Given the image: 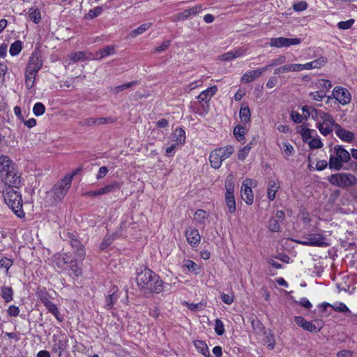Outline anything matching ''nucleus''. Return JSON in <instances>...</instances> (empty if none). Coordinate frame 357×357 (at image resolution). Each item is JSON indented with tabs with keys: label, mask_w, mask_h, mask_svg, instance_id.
<instances>
[{
	"label": "nucleus",
	"mask_w": 357,
	"mask_h": 357,
	"mask_svg": "<svg viewBox=\"0 0 357 357\" xmlns=\"http://www.w3.org/2000/svg\"><path fill=\"white\" fill-rule=\"evenodd\" d=\"M250 110L248 106L242 107L239 112L240 119L243 123H248L250 121Z\"/></svg>",
	"instance_id": "37"
},
{
	"label": "nucleus",
	"mask_w": 357,
	"mask_h": 357,
	"mask_svg": "<svg viewBox=\"0 0 357 357\" xmlns=\"http://www.w3.org/2000/svg\"><path fill=\"white\" fill-rule=\"evenodd\" d=\"M136 282L140 291L146 296L163 291V282L160 276L146 267L137 270Z\"/></svg>",
	"instance_id": "1"
},
{
	"label": "nucleus",
	"mask_w": 357,
	"mask_h": 357,
	"mask_svg": "<svg viewBox=\"0 0 357 357\" xmlns=\"http://www.w3.org/2000/svg\"><path fill=\"white\" fill-rule=\"evenodd\" d=\"M20 309L17 306L10 305L7 310V313L10 317H17L20 314Z\"/></svg>",
	"instance_id": "63"
},
{
	"label": "nucleus",
	"mask_w": 357,
	"mask_h": 357,
	"mask_svg": "<svg viewBox=\"0 0 357 357\" xmlns=\"http://www.w3.org/2000/svg\"><path fill=\"white\" fill-rule=\"evenodd\" d=\"M42 66V60L37 55L32 54L29 59L26 72L37 74Z\"/></svg>",
	"instance_id": "17"
},
{
	"label": "nucleus",
	"mask_w": 357,
	"mask_h": 357,
	"mask_svg": "<svg viewBox=\"0 0 357 357\" xmlns=\"http://www.w3.org/2000/svg\"><path fill=\"white\" fill-rule=\"evenodd\" d=\"M325 240V237L320 232L314 231L305 234L296 242L303 245L321 247L326 245Z\"/></svg>",
	"instance_id": "8"
},
{
	"label": "nucleus",
	"mask_w": 357,
	"mask_h": 357,
	"mask_svg": "<svg viewBox=\"0 0 357 357\" xmlns=\"http://www.w3.org/2000/svg\"><path fill=\"white\" fill-rule=\"evenodd\" d=\"M54 264L59 268H64L68 264L73 263V259L67 254H56L54 256Z\"/></svg>",
	"instance_id": "21"
},
{
	"label": "nucleus",
	"mask_w": 357,
	"mask_h": 357,
	"mask_svg": "<svg viewBox=\"0 0 357 357\" xmlns=\"http://www.w3.org/2000/svg\"><path fill=\"white\" fill-rule=\"evenodd\" d=\"M246 49L244 47H239L231 51H229L218 57V60L224 61H229L236 58H239L245 55Z\"/></svg>",
	"instance_id": "15"
},
{
	"label": "nucleus",
	"mask_w": 357,
	"mask_h": 357,
	"mask_svg": "<svg viewBox=\"0 0 357 357\" xmlns=\"http://www.w3.org/2000/svg\"><path fill=\"white\" fill-rule=\"evenodd\" d=\"M195 346L197 349L204 356L209 357L210 352L207 344L202 340H197L195 342Z\"/></svg>",
	"instance_id": "32"
},
{
	"label": "nucleus",
	"mask_w": 357,
	"mask_h": 357,
	"mask_svg": "<svg viewBox=\"0 0 357 357\" xmlns=\"http://www.w3.org/2000/svg\"><path fill=\"white\" fill-rule=\"evenodd\" d=\"M115 188H119V185L117 182L112 183L96 190L86 192L83 194V195L87 197H98L109 193L112 192Z\"/></svg>",
	"instance_id": "13"
},
{
	"label": "nucleus",
	"mask_w": 357,
	"mask_h": 357,
	"mask_svg": "<svg viewBox=\"0 0 357 357\" xmlns=\"http://www.w3.org/2000/svg\"><path fill=\"white\" fill-rule=\"evenodd\" d=\"M290 116L291 120L296 123H301L305 119L303 115L300 114L298 112L296 111H292Z\"/></svg>",
	"instance_id": "60"
},
{
	"label": "nucleus",
	"mask_w": 357,
	"mask_h": 357,
	"mask_svg": "<svg viewBox=\"0 0 357 357\" xmlns=\"http://www.w3.org/2000/svg\"><path fill=\"white\" fill-rule=\"evenodd\" d=\"M252 149V143H250L240 149L238 152V158L241 160H243L248 155Z\"/></svg>",
	"instance_id": "44"
},
{
	"label": "nucleus",
	"mask_w": 357,
	"mask_h": 357,
	"mask_svg": "<svg viewBox=\"0 0 357 357\" xmlns=\"http://www.w3.org/2000/svg\"><path fill=\"white\" fill-rule=\"evenodd\" d=\"M267 70V67H263L252 70H249L245 73L241 78V81L243 83H249L255 80V79L261 77L265 71Z\"/></svg>",
	"instance_id": "14"
},
{
	"label": "nucleus",
	"mask_w": 357,
	"mask_h": 357,
	"mask_svg": "<svg viewBox=\"0 0 357 357\" xmlns=\"http://www.w3.org/2000/svg\"><path fill=\"white\" fill-rule=\"evenodd\" d=\"M293 8L295 11H303L307 8V3L305 1H301L295 3Z\"/></svg>",
	"instance_id": "61"
},
{
	"label": "nucleus",
	"mask_w": 357,
	"mask_h": 357,
	"mask_svg": "<svg viewBox=\"0 0 357 357\" xmlns=\"http://www.w3.org/2000/svg\"><path fill=\"white\" fill-rule=\"evenodd\" d=\"M189 16H190V13L188 11V10H185L183 12L175 15L173 17V20L174 21L184 20L187 19Z\"/></svg>",
	"instance_id": "58"
},
{
	"label": "nucleus",
	"mask_w": 357,
	"mask_h": 357,
	"mask_svg": "<svg viewBox=\"0 0 357 357\" xmlns=\"http://www.w3.org/2000/svg\"><path fill=\"white\" fill-rule=\"evenodd\" d=\"M220 298L223 303L227 305H231L234 302V296L233 294H227L222 293L220 294Z\"/></svg>",
	"instance_id": "57"
},
{
	"label": "nucleus",
	"mask_w": 357,
	"mask_h": 357,
	"mask_svg": "<svg viewBox=\"0 0 357 357\" xmlns=\"http://www.w3.org/2000/svg\"><path fill=\"white\" fill-rule=\"evenodd\" d=\"M208 218V213L204 210H197L194 215V219L199 224H204Z\"/></svg>",
	"instance_id": "36"
},
{
	"label": "nucleus",
	"mask_w": 357,
	"mask_h": 357,
	"mask_svg": "<svg viewBox=\"0 0 357 357\" xmlns=\"http://www.w3.org/2000/svg\"><path fill=\"white\" fill-rule=\"evenodd\" d=\"M151 26H152V23L151 22L144 23V24L140 25L137 29L131 31L130 32V33L128 34V36L130 37V38H135L137 36L144 33L145 31H146Z\"/></svg>",
	"instance_id": "27"
},
{
	"label": "nucleus",
	"mask_w": 357,
	"mask_h": 357,
	"mask_svg": "<svg viewBox=\"0 0 357 357\" xmlns=\"http://www.w3.org/2000/svg\"><path fill=\"white\" fill-rule=\"evenodd\" d=\"M300 133L305 142H308L315 135H317L315 130L307 128H302Z\"/></svg>",
	"instance_id": "31"
},
{
	"label": "nucleus",
	"mask_w": 357,
	"mask_h": 357,
	"mask_svg": "<svg viewBox=\"0 0 357 357\" xmlns=\"http://www.w3.org/2000/svg\"><path fill=\"white\" fill-rule=\"evenodd\" d=\"M321 328V326H317L311 321H307L305 323L303 329L309 332H319Z\"/></svg>",
	"instance_id": "50"
},
{
	"label": "nucleus",
	"mask_w": 357,
	"mask_h": 357,
	"mask_svg": "<svg viewBox=\"0 0 357 357\" xmlns=\"http://www.w3.org/2000/svg\"><path fill=\"white\" fill-rule=\"evenodd\" d=\"M45 111V107L41 102H36L33 107V112L37 116L43 115Z\"/></svg>",
	"instance_id": "52"
},
{
	"label": "nucleus",
	"mask_w": 357,
	"mask_h": 357,
	"mask_svg": "<svg viewBox=\"0 0 357 357\" xmlns=\"http://www.w3.org/2000/svg\"><path fill=\"white\" fill-rule=\"evenodd\" d=\"M286 61V57L284 55H280L278 58L272 59L270 63L265 67H267V70L269 68L275 67L284 63Z\"/></svg>",
	"instance_id": "45"
},
{
	"label": "nucleus",
	"mask_w": 357,
	"mask_h": 357,
	"mask_svg": "<svg viewBox=\"0 0 357 357\" xmlns=\"http://www.w3.org/2000/svg\"><path fill=\"white\" fill-rule=\"evenodd\" d=\"M335 132L336 135L343 142H351L354 139V134L342 128L340 125H335Z\"/></svg>",
	"instance_id": "19"
},
{
	"label": "nucleus",
	"mask_w": 357,
	"mask_h": 357,
	"mask_svg": "<svg viewBox=\"0 0 357 357\" xmlns=\"http://www.w3.org/2000/svg\"><path fill=\"white\" fill-rule=\"evenodd\" d=\"M105 58L102 50H98L94 54L89 52L88 60H100Z\"/></svg>",
	"instance_id": "59"
},
{
	"label": "nucleus",
	"mask_w": 357,
	"mask_h": 357,
	"mask_svg": "<svg viewBox=\"0 0 357 357\" xmlns=\"http://www.w3.org/2000/svg\"><path fill=\"white\" fill-rule=\"evenodd\" d=\"M329 182L342 188L355 185L357 183V178L351 174L337 173L332 175L328 178Z\"/></svg>",
	"instance_id": "6"
},
{
	"label": "nucleus",
	"mask_w": 357,
	"mask_h": 357,
	"mask_svg": "<svg viewBox=\"0 0 357 357\" xmlns=\"http://www.w3.org/2000/svg\"><path fill=\"white\" fill-rule=\"evenodd\" d=\"M108 296L106 298V307L107 309L112 308L113 305L117 301L119 297V290L116 287H113L109 290Z\"/></svg>",
	"instance_id": "25"
},
{
	"label": "nucleus",
	"mask_w": 357,
	"mask_h": 357,
	"mask_svg": "<svg viewBox=\"0 0 357 357\" xmlns=\"http://www.w3.org/2000/svg\"><path fill=\"white\" fill-rule=\"evenodd\" d=\"M22 50V43L20 40H17L13 43L9 50V52L12 56L17 55Z\"/></svg>",
	"instance_id": "43"
},
{
	"label": "nucleus",
	"mask_w": 357,
	"mask_h": 357,
	"mask_svg": "<svg viewBox=\"0 0 357 357\" xmlns=\"http://www.w3.org/2000/svg\"><path fill=\"white\" fill-rule=\"evenodd\" d=\"M350 153L341 146H335L329 158V168L340 170L350 160Z\"/></svg>",
	"instance_id": "5"
},
{
	"label": "nucleus",
	"mask_w": 357,
	"mask_h": 357,
	"mask_svg": "<svg viewBox=\"0 0 357 357\" xmlns=\"http://www.w3.org/2000/svg\"><path fill=\"white\" fill-rule=\"evenodd\" d=\"M234 135L238 141L244 139L245 128L242 126L238 125L234 129Z\"/></svg>",
	"instance_id": "47"
},
{
	"label": "nucleus",
	"mask_w": 357,
	"mask_h": 357,
	"mask_svg": "<svg viewBox=\"0 0 357 357\" xmlns=\"http://www.w3.org/2000/svg\"><path fill=\"white\" fill-rule=\"evenodd\" d=\"M88 56L89 52H71L66 56L65 61L68 64H71L73 63L88 60Z\"/></svg>",
	"instance_id": "18"
},
{
	"label": "nucleus",
	"mask_w": 357,
	"mask_h": 357,
	"mask_svg": "<svg viewBox=\"0 0 357 357\" xmlns=\"http://www.w3.org/2000/svg\"><path fill=\"white\" fill-rule=\"evenodd\" d=\"M284 66L285 68V73L301 71V66L300 63H289Z\"/></svg>",
	"instance_id": "53"
},
{
	"label": "nucleus",
	"mask_w": 357,
	"mask_h": 357,
	"mask_svg": "<svg viewBox=\"0 0 357 357\" xmlns=\"http://www.w3.org/2000/svg\"><path fill=\"white\" fill-rule=\"evenodd\" d=\"M36 75V74L29 73V72H26V73H25V77H26L25 84H26V86L27 89H29L33 86Z\"/></svg>",
	"instance_id": "48"
},
{
	"label": "nucleus",
	"mask_w": 357,
	"mask_h": 357,
	"mask_svg": "<svg viewBox=\"0 0 357 357\" xmlns=\"http://www.w3.org/2000/svg\"><path fill=\"white\" fill-rule=\"evenodd\" d=\"M223 160H226L234 152V147L229 145L216 149Z\"/></svg>",
	"instance_id": "30"
},
{
	"label": "nucleus",
	"mask_w": 357,
	"mask_h": 357,
	"mask_svg": "<svg viewBox=\"0 0 357 357\" xmlns=\"http://www.w3.org/2000/svg\"><path fill=\"white\" fill-rule=\"evenodd\" d=\"M280 147L285 157H290L294 154V148L290 143L287 142H283L282 146H280Z\"/></svg>",
	"instance_id": "34"
},
{
	"label": "nucleus",
	"mask_w": 357,
	"mask_h": 357,
	"mask_svg": "<svg viewBox=\"0 0 357 357\" xmlns=\"http://www.w3.org/2000/svg\"><path fill=\"white\" fill-rule=\"evenodd\" d=\"M174 137L176 145H182L185 141V132L182 128H176L174 132Z\"/></svg>",
	"instance_id": "33"
},
{
	"label": "nucleus",
	"mask_w": 357,
	"mask_h": 357,
	"mask_svg": "<svg viewBox=\"0 0 357 357\" xmlns=\"http://www.w3.org/2000/svg\"><path fill=\"white\" fill-rule=\"evenodd\" d=\"M333 97L341 105H347L350 102L351 97L350 92L346 88L336 86L333 90Z\"/></svg>",
	"instance_id": "11"
},
{
	"label": "nucleus",
	"mask_w": 357,
	"mask_h": 357,
	"mask_svg": "<svg viewBox=\"0 0 357 357\" xmlns=\"http://www.w3.org/2000/svg\"><path fill=\"white\" fill-rule=\"evenodd\" d=\"M225 195H234L235 190V177L233 174L227 176L225 181Z\"/></svg>",
	"instance_id": "26"
},
{
	"label": "nucleus",
	"mask_w": 357,
	"mask_h": 357,
	"mask_svg": "<svg viewBox=\"0 0 357 357\" xmlns=\"http://www.w3.org/2000/svg\"><path fill=\"white\" fill-rule=\"evenodd\" d=\"M218 87L213 86L203 91L198 96L197 99L200 102H208L211 100L212 97L217 93Z\"/></svg>",
	"instance_id": "22"
},
{
	"label": "nucleus",
	"mask_w": 357,
	"mask_h": 357,
	"mask_svg": "<svg viewBox=\"0 0 357 357\" xmlns=\"http://www.w3.org/2000/svg\"><path fill=\"white\" fill-rule=\"evenodd\" d=\"M183 266L187 268L190 271L195 273H199L201 268L199 265L189 259L185 260L183 261Z\"/></svg>",
	"instance_id": "39"
},
{
	"label": "nucleus",
	"mask_w": 357,
	"mask_h": 357,
	"mask_svg": "<svg viewBox=\"0 0 357 357\" xmlns=\"http://www.w3.org/2000/svg\"><path fill=\"white\" fill-rule=\"evenodd\" d=\"M105 57L112 55L115 52V47L112 45H109L102 49Z\"/></svg>",
	"instance_id": "64"
},
{
	"label": "nucleus",
	"mask_w": 357,
	"mask_h": 357,
	"mask_svg": "<svg viewBox=\"0 0 357 357\" xmlns=\"http://www.w3.org/2000/svg\"><path fill=\"white\" fill-rule=\"evenodd\" d=\"M1 296L6 303H9L13 299V290L10 287L3 286L1 289Z\"/></svg>",
	"instance_id": "29"
},
{
	"label": "nucleus",
	"mask_w": 357,
	"mask_h": 357,
	"mask_svg": "<svg viewBox=\"0 0 357 357\" xmlns=\"http://www.w3.org/2000/svg\"><path fill=\"white\" fill-rule=\"evenodd\" d=\"M303 222L305 225H310L314 227H317L319 223L316 218H311L308 214L303 215Z\"/></svg>",
	"instance_id": "46"
},
{
	"label": "nucleus",
	"mask_w": 357,
	"mask_h": 357,
	"mask_svg": "<svg viewBox=\"0 0 357 357\" xmlns=\"http://www.w3.org/2000/svg\"><path fill=\"white\" fill-rule=\"evenodd\" d=\"M3 199L6 204L17 217L24 216V212L22 210V198L18 190L10 187L6 188L3 192Z\"/></svg>",
	"instance_id": "4"
},
{
	"label": "nucleus",
	"mask_w": 357,
	"mask_h": 357,
	"mask_svg": "<svg viewBox=\"0 0 357 357\" xmlns=\"http://www.w3.org/2000/svg\"><path fill=\"white\" fill-rule=\"evenodd\" d=\"M325 96L326 94L323 91L311 92L310 93V97L317 101H322Z\"/></svg>",
	"instance_id": "56"
},
{
	"label": "nucleus",
	"mask_w": 357,
	"mask_h": 357,
	"mask_svg": "<svg viewBox=\"0 0 357 357\" xmlns=\"http://www.w3.org/2000/svg\"><path fill=\"white\" fill-rule=\"evenodd\" d=\"M326 59L325 57L321 56L315 60H313L310 62H307L305 64H301V71L304 70H312V69H318L321 67L324 66L326 63Z\"/></svg>",
	"instance_id": "20"
},
{
	"label": "nucleus",
	"mask_w": 357,
	"mask_h": 357,
	"mask_svg": "<svg viewBox=\"0 0 357 357\" xmlns=\"http://www.w3.org/2000/svg\"><path fill=\"white\" fill-rule=\"evenodd\" d=\"M214 330L215 333L218 335H222L225 333V325L223 322L220 319H216L215 320V327Z\"/></svg>",
	"instance_id": "49"
},
{
	"label": "nucleus",
	"mask_w": 357,
	"mask_h": 357,
	"mask_svg": "<svg viewBox=\"0 0 357 357\" xmlns=\"http://www.w3.org/2000/svg\"><path fill=\"white\" fill-rule=\"evenodd\" d=\"M310 149H320L323 146V143L321 139L319 137H314V136L307 142Z\"/></svg>",
	"instance_id": "51"
},
{
	"label": "nucleus",
	"mask_w": 357,
	"mask_h": 357,
	"mask_svg": "<svg viewBox=\"0 0 357 357\" xmlns=\"http://www.w3.org/2000/svg\"><path fill=\"white\" fill-rule=\"evenodd\" d=\"M225 202L230 213L236 211V202L234 195H225Z\"/></svg>",
	"instance_id": "40"
},
{
	"label": "nucleus",
	"mask_w": 357,
	"mask_h": 357,
	"mask_svg": "<svg viewBox=\"0 0 357 357\" xmlns=\"http://www.w3.org/2000/svg\"><path fill=\"white\" fill-rule=\"evenodd\" d=\"M354 22L355 21L354 19H350L347 21H341L337 23V27L340 29L347 30L352 26V25L354 24Z\"/></svg>",
	"instance_id": "54"
},
{
	"label": "nucleus",
	"mask_w": 357,
	"mask_h": 357,
	"mask_svg": "<svg viewBox=\"0 0 357 357\" xmlns=\"http://www.w3.org/2000/svg\"><path fill=\"white\" fill-rule=\"evenodd\" d=\"M185 237L188 243L192 247H196L199 245L201 241V236L199 231L195 228H188L185 231Z\"/></svg>",
	"instance_id": "16"
},
{
	"label": "nucleus",
	"mask_w": 357,
	"mask_h": 357,
	"mask_svg": "<svg viewBox=\"0 0 357 357\" xmlns=\"http://www.w3.org/2000/svg\"><path fill=\"white\" fill-rule=\"evenodd\" d=\"M45 306L47 308L50 312L53 314L59 321H62V319L60 317V313L55 304L50 301V303H46Z\"/></svg>",
	"instance_id": "38"
},
{
	"label": "nucleus",
	"mask_w": 357,
	"mask_h": 357,
	"mask_svg": "<svg viewBox=\"0 0 357 357\" xmlns=\"http://www.w3.org/2000/svg\"><path fill=\"white\" fill-rule=\"evenodd\" d=\"M252 181L247 178L243 181L241 186V197L248 204H252L254 200V195L252 190Z\"/></svg>",
	"instance_id": "12"
},
{
	"label": "nucleus",
	"mask_w": 357,
	"mask_h": 357,
	"mask_svg": "<svg viewBox=\"0 0 357 357\" xmlns=\"http://www.w3.org/2000/svg\"><path fill=\"white\" fill-rule=\"evenodd\" d=\"M323 306L324 309L326 310L327 307H332L335 311L338 312H350L349 309L347 307V306L342 303H336L333 305H331L328 303H323Z\"/></svg>",
	"instance_id": "28"
},
{
	"label": "nucleus",
	"mask_w": 357,
	"mask_h": 357,
	"mask_svg": "<svg viewBox=\"0 0 357 357\" xmlns=\"http://www.w3.org/2000/svg\"><path fill=\"white\" fill-rule=\"evenodd\" d=\"M311 116L317 122L319 132L324 136L331 133L335 125H337L331 114L320 109H312Z\"/></svg>",
	"instance_id": "3"
},
{
	"label": "nucleus",
	"mask_w": 357,
	"mask_h": 357,
	"mask_svg": "<svg viewBox=\"0 0 357 357\" xmlns=\"http://www.w3.org/2000/svg\"><path fill=\"white\" fill-rule=\"evenodd\" d=\"M0 178L10 188H18L21 184L20 176L15 166L7 169H0Z\"/></svg>",
	"instance_id": "7"
},
{
	"label": "nucleus",
	"mask_w": 357,
	"mask_h": 357,
	"mask_svg": "<svg viewBox=\"0 0 357 357\" xmlns=\"http://www.w3.org/2000/svg\"><path fill=\"white\" fill-rule=\"evenodd\" d=\"M269 229L272 231H278L280 229V224L275 218H272L269 221Z\"/></svg>",
	"instance_id": "62"
},
{
	"label": "nucleus",
	"mask_w": 357,
	"mask_h": 357,
	"mask_svg": "<svg viewBox=\"0 0 357 357\" xmlns=\"http://www.w3.org/2000/svg\"><path fill=\"white\" fill-rule=\"evenodd\" d=\"M114 238L113 235H108L105 237L102 242L100 245L101 250L107 248L114 241Z\"/></svg>",
	"instance_id": "55"
},
{
	"label": "nucleus",
	"mask_w": 357,
	"mask_h": 357,
	"mask_svg": "<svg viewBox=\"0 0 357 357\" xmlns=\"http://www.w3.org/2000/svg\"><path fill=\"white\" fill-rule=\"evenodd\" d=\"M13 261L8 257H3L0 259V268L5 269L6 275H9V268L13 266Z\"/></svg>",
	"instance_id": "35"
},
{
	"label": "nucleus",
	"mask_w": 357,
	"mask_h": 357,
	"mask_svg": "<svg viewBox=\"0 0 357 357\" xmlns=\"http://www.w3.org/2000/svg\"><path fill=\"white\" fill-rule=\"evenodd\" d=\"M29 17L35 23H38L40 20V13L38 9L31 8L29 10Z\"/></svg>",
	"instance_id": "42"
},
{
	"label": "nucleus",
	"mask_w": 357,
	"mask_h": 357,
	"mask_svg": "<svg viewBox=\"0 0 357 357\" xmlns=\"http://www.w3.org/2000/svg\"><path fill=\"white\" fill-rule=\"evenodd\" d=\"M222 161L224 160L222 159V157L218 153L216 149L211 152L209 155V162L213 168L219 169L222 165Z\"/></svg>",
	"instance_id": "24"
},
{
	"label": "nucleus",
	"mask_w": 357,
	"mask_h": 357,
	"mask_svg": "<svg viewBox=\"0 0 357 357\" xmlns=\"http://www.w3.org/2000/svg\"><path fill=\"white\" fill-rule=\"evenodd\" d=\"M68 347V339L66 334L58 331L54 334L52 340V349L53 352L61 356L62 352L66 351Z\"/></svg>",
	"instance_id": "9"
},
{
	"label": "nucleus",
	"mask_w": 357,
	"mask_h": 357,
	"mask_svg": "<svg viewBox=\"0 0 357 357\" xmlns=\"http://www.w3.org/2000/svg\"><path fill=\"white\" fill-rule=\"evenodd\" d=\"M75 174H67L59 179L47 194L52 204H56L62 200L69 190Z\"/></svg>",
	"instance_id": "2"
},
{
	"label": "nucleus",
	"mask_w": 357,
	"mask_h": 357,
	"mask_svg": "<svg viewBox=\"0 0 357 357\" xmlns=\"http://www.w3.org/2000/svg\"><path fill=\"white\" fill-rule=\"evenodd\" d=\"M280 188V183L278 180L269 181L267 187L268 198L273 201L275 197V194Z\"/></svg>",
	"instance_id": "23"
},
{
	"label": "nucleus",
	"mask_w": 357,
	"mask_h": 357,
	"mask_svg": "<svg viewBox=\"0 0 357 357\" xmlns=\"http://www.w3.org/2000/svg\"><path fill=\"white\" fill-rule=\"evenodd\" d=\"M301 43L298 38H287L284 37L272 38L270 39L269 45L277 48L289 47L291 45H298Z\"/></svg>",
	"instance_id": "10"
},
{
	"label": "nucleus",
	"mask_w": 357,
	"mask_h": 357,
	"mask_svg": "<svg viewBox=\"0 0 357 357\" xmlns=\"http://www.w3.org/2000/svg\"><path fill=\"white\" fill-rule=\"evenodd\" d=\"M0 165H1V169H7L15 166V164L10 160L8 156L1 155L0 157Z\"/></svg>",
	"instance_id": "41"
}]
</instances>
